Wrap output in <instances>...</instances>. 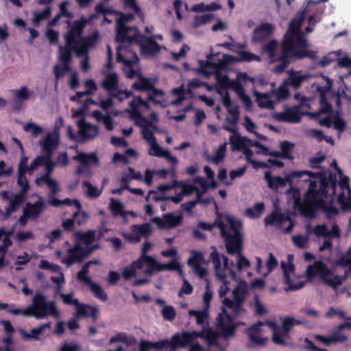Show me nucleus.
<instances>
[{"mask_svg": "<svg viewBox=\"0 0 351 351\" xmlns=\"http://www.w3.org/2000/svg\"><path fill=\"white\" fill-rule=\"evenodd\" d=\"M309 12L307 8L299 11L290 21L288 29L280 44V52L276 55L278 41L270 40L263 47V49L267 53L271 63L278 61L273 71L276 74L282 73L289 65L298 60L308 58L315 60L316 52L308 49V43L301 32L302 25L306 19V14Z\"/></svg>", "mask_w": 351, "mask_h": 351, "instance_id": "1", "label": "nucleus"}, {"mask_svg": "<svg viewBox=\"0 0 351 351\" xmlns=\"http://www.w3.org/2000/svg\"><path fill=\"white\" fill-rule=\"evenodd\" d=\"M319 180H311L305 195V200L300 204V212L304 216L313 217L315 212L321 210L328 219L339 215V209L332 205L337 186V176L330 173L328 177L322 173H316Z\"/></svg>", "mask_w": 351, "mask_h": 351, "instance_id": "2", "label": "nucleus"}, {"mask_svg": "<svg viewBox=\"0 0 351 351\" xmlns=\"http://www.w3.org/2000/svg\"><path fill=\"white\" fill-rule=\"evenodd\" d=\"M226 221L233 231V235L230 231L226 230V226L221 221L219 222L217 226L220 230L221 236L225 243L227 253L232 255L237 250L241 248V243H243L242 223L229 215L226 217Z\"/></svg>", "mask_w": 351, "mask_h": 351, "instance_id": "3", "label": "nucleus"}, {"mask_svg": "<svg viewBox=\"0 0 351 351\" xmlns=\"http://www.w3.org/2000/svg\"><path fill=\"white\" fill-rule=\"evenodd\" d=\"M306 274L308 279L319 277L324 284L334 290H337L341 285L338 275H335L331 278H328L333 274V271L322 261H316L313 265H309L306 268Z\"/></svg>", "mask_w": 351, "mask_h": 351, "instance_id": "4", "label": "nucleus"}, {"mask_svg": "<svg viewBox=\"0 0 351 351\" xmlns=\"http://www.w3.org/2000/svg\"><path fill=\"white\" fill-rule=\"evenodd\" d=\"M264 176L270 189H278L285 187L287 182L292 184L295 178H302L304 182H311L310 178H317V174L309 171H293L283 178L280 176L272 177L271 171H267L265 172Z\"/></svg>", "mask_w": 351, "mask_h": 351, "instance_id": "5", "label": "nucleus"}, {"mask_svg": "<svg viewBox=\"0 0 351 351\" xmlns=\"http://www.w3.org/2000/svg\"><path fill=\"white\" fill-rule=\"evenodd\" d=\"M303 322L299 321L292 317H286L282 321V328H280L277 324L271 321H267L266 324L268 326L273 329L272 341L276 345L287 346L288 344L285 338L289 337V332L295 325H300Z\"/></svg>", "mask_w": 351, "mask_h": 351, "instance_id": "6", "label": "nucleus"}, {"mask_svg": "<svg viewBox=\"0 0 351 351\" xmlns=\"http://www.w3.org/2000/svg\"><path fill=\"white\" fill-rule=\"evenodd\" d=\"M8 303H0V309L6 310L9 313L15 315H23L24 316H33L37 319L44 318V295H36L33 298L32 304L24 309L12 308L9 309Z\"/></svg>", "mask_w": 351, "mask_h": 351, "instance_id": "7", "label": "nucleus"}, {"mask_svg": "<svg viewBox=\"0 0 351 351\" xmlns=\"http://www.w3.org/2000/svg\"><path fill=\"white\" fill-rule=\"evenodd\" d=\"M235 317L228 313L225 307L216 318V328L221 332V337L228 339L234 336L238 324L234 322Z\"/></svg>", "mask_w": 351, "mask_h": 351, "instance_id": "8", "label": "nucleus"}, {"mask_svg": "<svg viewBox=\"0 0 351 351\" xmlns=\"http://www.w3.org/2000/svg\"><path fill=\"white\" fill-rule=\"evenodd\" d=\"M90 263L91 262H87L82 266L81 270L77 274V278L82 284L89 286L90 291L93 292L95 298L99 299L102 302H106L108 300V295L104 289L98 284L93 282L90 278L88 276Z\"/></svg>", "mask_w": 351, "mask_h": 351, "instance_id": "9", "label": "nucleus"}, {"mask_svg": "<svg viewBox=\"0 0 351 351\" xmlns=\"http://www.w3.org/2000/svg\"><path fill=\"white\" fill-rule=\"evenodd\" d=\"M63 302L66 304L76 305L77 315L79 317H90L93 322H96L98 318L99 311L96 306L79 303L77 299H74L72 293L62 294Z\"/></svg>", "mask_w": 351, "mask_h": 351, "instance_id": "10", "label": "nucleus"}, {"mask_svg": "<svg viewBox=\"0 0 351 351\" xmlns=\"http://www.w3.org/2000/svg\"><path fill=\"white\" fill-rule=\"evenodd\" d=\"M165 350L176 351L178 348H186L193 341L191 332H177L172 335L171 339H163Z\"/></svg>", "mask_w": 351, "mask_h": 351, "instance_id": "11", "label": "nucleus"}, {"mask_svg": "<svg viewBox=\"0 0 351 351\" xmlns=\"http://www.w3.org/2000/svg\"><path fill=\"white\" fill-rule=\"evenodd\" d=\"M222 102L223 106L226 107L228 112L232 116V118L227 117L226 118V121L232 124L233 127L226 125L223 129L228 132L232 133H236V125L239 119V106L236 104L233 105L230 98V95L228 91H226L225 94L222 96Z\"/></svg>", "mask_w": 351, "mask_h": 351, "instance_id": "12", "label": "nucleus"}, {"mask_svg": "<svg viewBox=\"0 0 351 351\" xmlns=\"http://www.w3.org/2000/svg\"><path fill=\"white\" fill-rule=\"evenodd\" d=\"M138 29L136 27L116 25V40L119 43L138 42Z\"/></svg>", "mask_w": 351, "mask_h": 351, "instance_id": "13", "label": "nucleus"}, {"mask_svg": "<svg viewBox=\"0 0 351 351\" xmlns=\"http://www.w3.org/2000/svg\"><path fill=\"white\" fill-rule=\"evenodd\" d=\"M299 109V106L287 107L283 112L274 113L273 118L276 121L281 123H299L301 120V113Z\"/></svg>", "mask_w": 351, "mask_h": 351, "instance_id": "14", "label": "nucleus"}, {"mask_svg": "<svg viewBox=\"0 0 351 351\" xmlns=\"http://www.w3.org/2000/svg\"><path fill=\"white\" fill-rule=\"evenodd\" d=\"M58 122H60V125H62L63 119L62 117H59L56 121V125L53 131L45 135V154L53 155V152L59 146L60 134L59 127L57 125Z\"/></svg>", "mask_w": 351, "mask_h": 351, "instance_id": "15", "label": "nucleus"}, {"mask_svg": "<svg viewBox=\"0 0 351 351\" xmlns=\"http://www.w3.org/2000/svg\"><path fill=\"white\" fill-rule=\"evenodd\" d=\"M88 256V251L83 247L80 243H75L74 247L68 250V254L64 259V262L68 266H71L75 263H81Z\"/></svg>", "mask_w": 351, "mask_h": 351, "instance_id": "16", "label": "nucleus"}, {"mask_svg": "<svg viewBox=\"0 0 351 351\" xmlns=\"http://www.w3.org/2000/svg\"><path fill=\"white\" fill-rule=\"evenodd\" d=\"M79 128L78 133L82 137V142L95 138L99 134V127L86 123L84 119H81L77 123Z\"/></svg>", "mask_w": 351, "mask_h": 351, "instance_id": "17", "label": "nucleus"}, {"mask_svg": "<svg viewBox=\"0 0 351 351\" xmlns=\"http://www.w3.org/2000/svg\"><path fill=\"white\" fill-rule=\"evenodd\" d=\"M146 263L147 267L145 270V274L148 276L154 274L155 271H158V262L152 256L149 255L141 256L136 261H134V265L138 269H141L143 265Z\"/></svg>", "mask_w": 351, "mask_h": 351, "instance_id": "18", "label": "nucleus"}, {"mask_svg": "<svg viewBox=\"0 0 351 351\" xmlns=\"http://www.w3.org/2000/svg\"><path fill=\"white\" fill-rule=\"evenodd\" d=\"M86 25L85 21H75L71 29L64 36L65 41L76 43L81 39V35Z\"/></svg>", "mask_w": 351, "mask_h": 351, "instance_id": "19", "label": "nucleus"}, {"mask_svg": "<svg viewBox=\"0 0 351 351\" xmlns=\"http://www.w3.org/2000/svg\"><path fill=\"white\" fill-rule=\"evenodd\" d=\"M221 258L223 263V268L228 269L229 258H228L227 256L225 255H222L221 257L217 249L215 247L214 250L210 253V259L214 265L216 276L219 278L224 280L226 278V275L220 273V271H221Z\"/></svg>", "mask_w": 351, "mask_h": 351, "instance_id": "20", "label": "nucleus"}, {"mask_svg": "<svg viewBox=\"0 0 351 351\" xmlns=\"http://www.w3.org/2000/svg\"><path fill=\"white\" fill-rule=\"evenodd\" d=\"M25 196L26 194L21 192L12 195L10 199L9 206L6 208L3 216V219L4 220L8 219L12 213L16 212L19 208V207L24 203Z\"/></svg>", "mask_w": 351, "mask_h": 351, "instance_id": "21", "label": "nucleus"}, {"mask_svg": "<svg viewBox=\"0 0 351 351\" xmlns=\"http://www.w3.org/2000/svg\"><path fill=\"white\" fill-rule=\"evenodd\" d=\"M119 83V76L115 72L106 73L101 83V87L108 93V95H112V92L118 90Z\"/></svg>", "mask_w": 351, "mask_h": 351, "instance_id": "22", "label": "nucleus"}, {"mask_svg": "<svg viewBox=\"0 0 351 351\" xmlns=\"http://www.w3.org/2000/svg\"><path fill=\"white\" fill-rule=\"evenodd\" d=\"M153 221L161 228H175L181 224L182 221V215H174L173 213H167L164 215L163 219L159 217H155Z\"/></svg>", "mask_w": 351, "mask_h": 351, "instance_id": "23", "label": "nucleus"}, {"mask_svg": "<svg viewBox=\"0 0 351 351\" xmlns=\"http://www.w3.org/2000/svg\"><path fill=\"white\" fill-rule=\"evenodd\" d=\"M281 268L284 275V283L288 286L287 290L295 291L303 287L302 283L298 285L293 284L292 280L290 277V274L293 272L295 269L294 265L293 263L287 264L286 262L282 261Z\"/></svg>", "mask_w": 351, "mask_h": 351, "instance_id": "24", "label": "nucleus"}, {"mask_svg": "<svg viewBox=\"0 0 351 351\" xmlns=\"http://www.w3.org/2000/svg\"><path fill=\"white\" fill-rule=\"evenodd\" d=\"M274 31V27L269 23H263L254 29L252 40L254 42H261L268 38Z\"/></svg>", "mask_w": 351, "mask_h": 351, "instance_id": "25", "label": "nucleus"}, {"mask_svg": "<svg viewBox=\"0 0 351 351\" xmlns=\"http://www.w3.org/2000/svg\"><path fill=\"white\" fill-rule=\"evenodd\" d=\"M73 160L79 161L82 166L87 167L91 165L99 166V160L95 152L90 154L80 152L77 155L73 156Z\"/></svg>", "mask_w": 351, "mask_h": 351, "instance_id": "26", "label": "nucleus"}, {"mask_svg": "<svg viewBox=\"0 0 351 351\" xmlns=\"http://www.w3.org/2000/svg\"><path fill=\"white\" fill-rule=\"evenodd\" d=\"M289 77L285 80L288 86L293 87L295 89L299 88L302 83L308 78L307 75H301L300 72L291 69L288 71Z\"/></svg>", "mask_w": 351, "mask_h": 351, "instance_id": "27", "label": "nucleus"}, {"mask_svg": "<svg viewBox=\"0 0 351 351\" xmlns=\"http://www.w3.org/2000/svg\"><path fill=\"white\" fill-rule=\"evenodd\" d=\"M44 206V200L42 197H40L39 202L35 204L28 202L26 204L25 207L23 208V213L26 214L29 219H36L42 209L41 207Z\"/></svg>", "mask_w": 351, "mask_h": 351, "instance_id": "28", "label": "nucleus"}, {"mask_svg": "<svg viewBox=\"0 0 351 351\" xmlns=\"http://www.w3.org/2000/svg\"><path fill=\"white\" fill-rule=\"evenodd\" d=\"M76 239L75 243H84L87 247L93 243L96 239V232L95 230H88L86 232L81 231L75 233Z\"/></svg>", "mask_w": 351, "mask_h": 351, "instance_id": "29", "label": "nucleus"}, {"mask_svg": "<svg viewBox=\"0 0 351 351\" xmlns=\"http://www.w3.org/2000/svg\"><path fill=\"white\" fill-rule=\"evenodd\" d=\"M120 342L123 343L125 346L130 347L136 343V338L126 332H118L115 335L110 337L109 344Z\"/></svg>", "mask_w": 351, "mask_h": 351, "instance_id": "30", "label": "nucleus"}, {"mask_svg": "<svg viewBox=\"0 0 351 351\" xmlns=\"http://www.w3.org/2000/svg\"><path fill=\"white\" fill-rule=\"evenodd\" d=\"M48 204L55 207H60L62 205H66L69 206L73 205L77 209V211L74 213V217H76V216L79 214V211L82 208L80 202L76 199H71L70 198H66L63 200H60L57 198H53L51 200H48Z\"/></svg>", "mask_w": 351, "mask_h": 351, "instance_id": "31", "label": "nucleus"}, {"mask_svg": "<svg viewBox=\"0 0 351 351\" xmlns=\"http://www.w3.org/2000/svg\"><path fill=\"white\" fill-rule=\"evenodd\" d=\"M138 40V43H141L142 49L148 53H154L158 49V44L152 38L139 34Z\"/></svg>", "mask_w": 351, "mask_h": 351, "instance_id": "32", "label": "nucleus"}, {"mask_svg": "<svg viewBox=\"0 0 351 351\" xmlns=\"http://www.w3.org/2000/svg\"><path fill=\"white\" fill-rule=\"evenodd\" d=\"M288 220H290L289 216H285L278 211H273L270 215L265 217L264 221L265 226H280L283 222Z\"/></svg>", "mask_w": 351, "mask_h": 351, "instance_id": "33", "label": "nucleus"}, {"mask_svg": "<svg viewBox=\"0 0 351 351\" xmlns=\"http://www.w3.org/2000/svg\"><path fill=\"white\" fill-rule=\"evenodd\" d=\"M65 43L64 47H60V60L63 64L70 65L74 43H69V41H65Z\"/></svg>", "mask_w": 351, "mask_h": 351, "instance_id": "34", "label": "nucleus"}, {"mask_svg": "<svg viewBox=\"0 0 351 351\" xmlns=\"http://www.w3.org/2000/svg\"><path fill=\"white\" fill-rule=\"evenodd\" d=\"M152 348L157 351L165 350L163 339L156 342L141 340L139 343V351H149Z\"/></svg>", "mask_w": 351, "mask_h": 351, "instance_id": "35", "label": "nucleus"}, {"mask_svg": "<svg viewBox=\"0 0 351 351\" xmlns=\"http://www.w3.org/2000/svg\"><path fill=\"white\" fill-rule=\"evenodd\" d=\"M153 88L154 84L151 83L150 79L144 77L141 74H139L138 80L132 84V88L138 91H149Z\"/></svg>", "mask_w": 351, "mask_h": 351, "instance_id": "36", "label": "nucleus"}, {"mask_svg": "<svg viewBox=\"0 0 351 351\" xmlns=\"http://www.w3.org/2000/svg\"><path fill=\"white\" fill-rule=\"evenodd\" d=\"M287 86L288 85L284 81L277 89H272L270 91L271 96L275 97L279 101L287 99L290 95Z\"/></svg>", "mask_w": 351, "mask_h": 351, "instance_id": "37", "label": "nucleus"}, {"mask_svg": "<svg viewBox=\"0 0 351 351\" xmlns=\"http://www.w3.org/2000/svg\"><path fill=\"white\" fill-rule=\"evenodd\" d=\"M255 95L260 108L269 110L274 109V103L269 99L270 96L269 94L256 93Z\"/></svg>", "mask_w": 351, "mask_h": 351, "instance_id": "38", "label": "nucleus"}, {"mask_svg": "<svg viewBox=\"0 0 351 351\" xmlns=\"http://www.w3.org/2000/svg\"><path fill=\"white\" fill-rule=\"evenodd\" d=\"M206 341L209 347L215 346L220 347L219 338L221 337L219 331H215L212 328L207 329V335H206Z\"/></svg>", "mask_w": 351, "mask_h": 351, "instance_id": "39", "label": "nucleus"}, {"mask_svg": "<svg viewBox=\"0 0 351 351\" xmlns=\"http://www.w3.org/2000/svg\"><path fill=\"white\" fill-rule=\"evenodd\" d=\"M265 209V204L263 202H258L255 204L253 207L248 208L245 210V216L255 219L258 218L263 213Z\"/></svg>", "mask_w": 351, "mask_h": 351, "instance_id": "40", "label": "nucleus"}, {"mask_svg": "<svg viewBox=\"0 0 351 351\" xmlns=\"http://www.w3.org/2000/svg\"><path fill=\"white\" fill-rule=\"evenodd\" d=\"M192 256L188 259L187 264L191 268H194L204 262V255L202 252L195 250L191 251Z\"/></svg>", "mask_w": 351, "mask_h": 351, "instance_id": "41", "label": "nucleus"}, {"mask_svg": "<svg viewBox=\"0 0 351 351\" xmlns=\"http://www.w3.org/2000/svg\"><path fill=\"white\" fill-rule=\"evenodd\" d=\"M208 310L206 308L201 311L190 310L189 313L191 316L195 317L197 324L204 325L209 316Z\"/></svg>", "mask_w": 351, "mask_h": 351, "instance_id": "42", "label": "nucleus"}, {"mask_svg": "<svg viewBox=\"0 0 351 351\" xmlns=\"http://www.w3.org/2000/svg\"><path fill=\"white\" fill-rule=\"evenodd\" d=\"M158 271H176L180 276H183V271L180 263L176 261H171L166 264H160L158 266Z\"/></svg>", "mask_w": 351, "mask_h": 351, "instance_id": "43", "label": "nucleus"}, {"mask_svg": "<svg viewBox=\"0 0 351 351\" xmlns=\"http://www.w3.org/2000/svg\"><path fill=\"white\" fill-rule=\"evenodd\" d=\"M243 243L239 250H237L232 255L237 254L238 261L237 265V270L241 271L244 268L250 267L251 265L250 261L242 254Z\"/></svg>", "mask_w": 351, "mask_h": 351, "instance_id": "44", "label": "nucleus"}, {"mask_svg": "<svg viewBox=\"0 0 351 351\" xmlns=\"http://www.w3.org/2000/svg\"><path fill=\"white\" fill-rule=\"evenodd\" d=\"M133 232L138 234L140 237H147L152 233L151 226L149 223H143L141 225H134L132 227Z\"/></svg>", "mask_w": 351, "mask_h": 351, "instance_id": "45", "label": "nucleus"}, {"mask_svg": "<svg viewBox=\"0 0 351 351\" xmlns=\"http://www.w3.org/2000/svg\"><path fill=\"white\" fill-rule=\"evenodd\" d=\"M215 16L213 14H205L202 15H197L194 17L193 27V28H198L200 26L210 23Z\"/></svg>", "mask_w": 351, "mask_h": 351, "instance_id": "46", "label": "nucleus"}, {"mask_svg": "<svg viewBox=\"0 0 351 351\" xmlns=\"http://www.w3.org/2000/svg\"><path fill=\"white\" fill-rule=\"evenodd\" d=\"M336 265L340 267H350L351 271V247L341 254L336 262Z\"/></svg>", "mask_w": 351, "mask_h": 351, "instance_id": "47", "label": "nucleus"}, {"mask_svg": "<svg viewBox=\"0 0 351 351\" xmlns=\"http://www.w3.org/2000/svg\"><path fill=\"white\" fill-rule=\"evenodd\" d=\"M136 125L142 128L143 137L147 140L149 144L151 142L156 141L153 132L149 129V127L153 128V126L145 123H138V121L136 122Z\"/></svg>", "mask_w": 351, "mask_h": 351, "instance_id": "48", "label": "nucleus"}, {"mask_svg": "<svg viewBox=\"0 0 351 351\" xmlns=\"http://www.w3.org/2000/svg\"><path fill=\"white\" fill-rule=\"evenodd\" d=\"M280 148L281 150V153L282 154V158H286L289 160H291L293 158V157L291 156V153L292 152L294 148V144L287 141H284L280 143Z\"/></svg>", "mask_w": 351, "mask_h": 351, "instance_id": "49", "label": "nucleus"}, {"mask_svg": "<svg viewBox=\"0 0 351 351\" xmlns=\"http://www.w3.org/2000/svg\"><path fill=\"white\" fill-rule=\"evenodd\" d=\"M45 185L47 186L49 190L50 191L48 194V200H51L53 198H56V194L60 191L59 184L56 180L53 179H51L47 180Z\"/></svg>", "mask_w": 351, "mask_h": 351, "instance_id": "50", "label": "nucleus"}, {"mask_svg": "<svg viewBox=\"0 0 351 351\" xmlns=\"http://www.w3.org/2000/svg\"><path fill=\"white\" fill-rule=\"evenodd\" d=\"M161 314L165 320L171 322L176 317V311L175 308L171 305H166L161 310Z\"/></svg>", "mask_w": 351, "mask_h": 351, "instance_id": "51", "label": "nucleus"}, {"mask_svg": "<svg viewBox=\"0 0 351 351\" xmlns=\"http://www.w3.org/2000/svg\"><path fill=\"white\" fill-rule=\"evenodd\" d=\"M223 307L226 308H228L229 309H231L233 313V315L235 318L237 316V315L240 313L241 308L239 306V304L234 302L233 300L229 299L228 298H226L223 300Z\"/></svg>", "mask_w": 351, "mask_h": 351, "instance_id": "52", "label": "nucleus"}, {"mask_svg": "<svg viewBox=\"0 0 351 351\" xmlns=\"http://www.w3.org/2000/svg\"><path fill=\"white\" fill-rule=\"evenodd\" d=\"M230 143L233 151H241L245 146L243 137L239 135L236 136H231L230 137Z\"/></svg>", "mask_w": 351, "mask_h": 351, "instance_id": "53", "label": "nucleus"}, {"mask_svg": "<svg viewBox=\"0 0 351 351\" xmlns=\"http://www.w3.org/2000/svg\"><path fill=\"white\" fill-rule=\"evenodd\" d=\"M339 53L332 51L324 56L319 62V65L322 67L329 66L332 62L337 60Z\"/></svg>", "mask_w": 351, "mask_h": 351, "instance_id": "54", "label": "nucleus"}, {"mask_svg": "<svg viewBox=\"0 0 351 351\" xmlns=\"http://www.w3.org/2000/svg\"><path fill=\"white\" fill-rule=\"evenodd\" d=\"M48 316L59 319L60 314L53 302L45 301V317Z\"/></svg>", "mask_w": 351, "mask_h": 351, "instance_id": "55", "label": "nucleus"}, {"mask_svg": "<svg viewBox=\"0 0 351 351\" xmlns=\"http://www.w3.org/2000/svg\"><path fill=\"white\" fill-rule=\"evenodd\" d=\"M319 105V112L321 113L327 114L331 112L332 108V106L329 104L326 95L324 92H322L320 94Z\"/></svg>", "mask_w": 351, "mask_h": 351, "instance_id": "56", "label": "nucleus"}, {"mask_svg": "<svg viewBox=\"0 0 351 351\" xmlns=\"http://www.w3.org/2000/svg\"><path fill=\"white\" fill-rule=\"evenodd\" d=\"M73 51L78 57H88V47L80 40L78 43L73 44Z\"/></svg>", "mask_w": 351, "mask_h": 351, "instance_id": "57", "label": "nucleus"}, {"mask_svg": "<svg viewBox=\"0 0 351 351\" xmlns=\"http://www.w3.org/2000/svg\"><path fill=\"white\" fill-rule=\"evenodd\" d=\"M239 58L241 62H250L252 61L261 62L260 56L250 51H242L239 53Z\"/></svg>", "mask_w": 351, "mask_h": 351, "instance_id": "58", "label": "nucleus"}, {"mask_svg": "<svg viewBox=\"0 0 351 351\" xmlns=\"http://www.w3.org/2000/svg\"><path fill=\"white\" fill-rule=\"evenodd\" d=\"M110 208L114 216L123 215V205L119 200L111 199Z\"/></svg>", "mask_w": 351, "mask_h": 351, "instance_id": "59", "label": "nucleus"}, {"mask_svg": "<svg viewBox=\"0 0 351 351\" xmlns=\"http://www.w3.org/2000/svg\"><path fill=\"white\" fill-rule=\"evenodd\" d=\"M83 186L87 189L88 196L90 198H97L101 194V191H99L97 187L88 181H84Z\"/></svg>", "mask_w": 351, "mask_h": 351, "instance_id": "60", "label": "nucleus"}, {"mask_svg": "<svg viewBox=\"0 0 351 351\" xmlns=\"http://www.w3.org/2000/svg\"><path fill=\"white\" fill-rule=\"evenodd\" d=\"M254 299L255 315L258 317L264 315L267 312L266 307L261 303L258 295H255Z\"/></svg>", "mask_w": 351, "mask_h": 351, "instance_id": "61", "label": "nucleus"}, {"mask_svg": "<svg viewBox=\"0 0 351 351\" xmlns=\"http://www.w3.org/2000/svg\"><path fill=\"white\" fill-rule=\"evenodd\" d=\"M71 70L70 65L64 64L63 66H60L56 64L53 68V73L56 80L58 81L60 78L64 77L66 73Z\"/></svg>", "mask_w": 351, "mask_h": 351, "instance_id": "62", "label": "nucleus"}, {"mask_svg": "<svg viewBox=\"0 0 351 351\" xmlns=\"http://www.w3.org/2000/svg\"><path fill=\"white\" fill-rule=\"evenodd\" d=\"M99 35L97 31L94 32L91 35L80 39L88 48L95 46L99 39Z\"/></svg>", "mask_w": 351, "mask_h": 351, "instance_id": "63", "label": "nucleus"}, {"mask_svg": "<svg viewBox=\"0 0 351 351\" xmlns=\"http://www.w3.org/2000/svg\"><path fill=\"white\" fill-rule=\"evenodd\" d=\"M350 193L348 202L346 201L344 191H341L337 196V201L341 204V208L344 210L351 209V191H350Z\"/></svg>", "mask_w": 351, "mask_h": 351, "instance_id": "64", "label": "nucleus"}]
</instances>
